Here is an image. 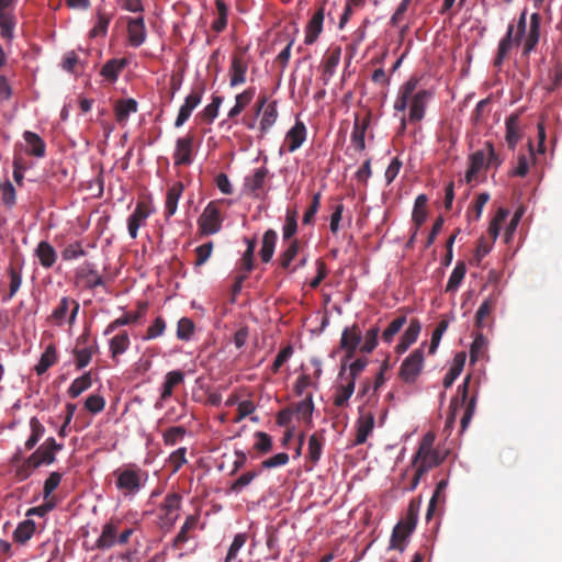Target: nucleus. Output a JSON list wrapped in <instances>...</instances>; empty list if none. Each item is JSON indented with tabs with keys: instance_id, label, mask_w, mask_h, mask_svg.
Instances as JSON below:
<instances>
[{
	"instance_id": "a18cd8bd",
	"label": "nucleus",
	"mask_w": 562,
	"mask_h": 562,
	"mask_svg": "<svg viewBox=\"0 0 562 562\" xmlns=\"http://www.w3.org/2000/svg\"><path fill=\"white\" fill-rule=\"evenodd\" d=\"M490 200V194L482 192L477 195L474 203L467 211V218L469 222H476L480 220L485 204Z\"/></svg>"
},
{
	"instance_id": "58836bf2",
	"label": "nucleus",
	"mask_w": 562,
	"mask_h": 562,
	"mask_svg": "<svg viewBox=\"0 0 562 562\" xmlns=\"http://www.w3.org/2000/svg\"><path fill=\"white\" fill-rule=\"evenodd\" d=\"M109 345H110L111 357L113 359H115L117 356L124 353L131 345V340H130V336H128L127 331H122V333L115 335L114 337H112Z\"/></svg>"
},
{
	"instance_id": "a19ab883",
	"label": "nucleus",
	"mask_w": 562,
	"mask_h": 562,
	"mask_svg": "<svg viewBox=\"0 0 562 562\" xmlns=\"http://www.w3.org/2000/svg\"><path fill=\"white\" fill-rule=\"evenodd\" d=\"M31 435L24 443L25 450H32L45 432V427L37 417L30 419Z\"/></svg>"
},
{
	"instance_id": "cd10ccee",
	"label": "nucleus",
	"mask_w": 562,
	"mask_h": 562,
	"mask_svg": "<svg viewBox=\"0 0 562 562\" xmlns=\"http://www.w3.org/2000/svg\"><path fill=\"white\" fill-rule=\"evenodd\" d=\"M325 438L322 432H314L308 438L307 460L314 467L321 459Z\"/></svg>"
},
{
	"instance_id": "39448f33",
	"label": "nucleus",
	"mask_w": 562,
	"mask_h": 562,
	"mask_svg": "<svg viewBox=\"0 0 562 562\" xmlns=\"http://www.w3.org/2000/svg\"><path fill=\"white\" fill-rule=\"evenodd\" d=\"M361 341V331L357 324H353L351 327H346L342 331L340 339V348L346 351V355L342 359L341 368L339 371V376L344 378L347 371V361L353 358L355 351Z\"/></svg>"
},
{
	"instance_id": "09e8293b",
	"label": "nucleus",
	"mask_w": 562,
	"mask_h": 562,
	"mask_svg": "<svg viewBox=\"0 0 562 562\" xmlns=\"http://www.w3.org/2000/svg\"><path fill=\"white\" fill-rule=\"evenodd\" d=\"M465 263L463 261H459L450 274V278L446 285V292L457 291L465 276Z\"/></svg>"
},
{
	"instance_id": "37998d69",
	"label": "nucleus",
	"mask_w": 562,
	"mask_h": 562,
	"mask_svg": "<svg viewBox=\"0 0 562 562\" xmlns=\"http://www.w3.org/2000/svg\"><path fill=\"white\" fill-rule=\"evenodd\" d=\"M8 274L10 277V288L8 295L3 297L4 302L11 300L19 291L22 284V267L20 266L16 268L11 263L8 268Z\"/></svg>"
},
{
	"instance_id": "a211bd4d",
	"label": "nucleus",
	"mask_w": 562,
	"mask_h": 562,
	"mask_svg": "<svg viewBox=\"0 0 562 562\" xmlns=\"http://www.w3.org/2000/svg\"><path fill=\"white\" fill-rule=\"evenodd\" d=\"M340 56L341 48L339 46L330 47L326 52V56L323 63V80L325 85L334 76L336 67L340 61Z\"/></svg>"
},
{
	"instance_id": "4d7b16f0",
	"label": "nucleus",
	"mask_w": 562,
	"mask_h": 562,
	"mask_svg": "<svg viewBox=\"0 0 562 562\" xmlns=\"http://www.w3.org/2000/svg\"><path fill=\"white\" fill-rule=\"evenodd\" d=\"M215 5H216L217 18L212 23V29L214 32L220 33L225 29V26L227 24L228 8L225 4L224 0H216Z\"/></svg>"
},
{
	"instance_id": "7ed1b4c3",
	"label": "nucleus",
	"mask_w": 562,
	"mask_h": 562,
	"mask_svg": "<svg viewBox=\"0 0 562 562\" xmlns=\"http://www.w3.org/2000/svg\"><path fill=\"white\" fill-rule=\"evenodd\" d=\"M114 475L116 476V488L121 491L124 496L137 494L148 477L145 471L133 467L116 470Z\"/></svg>"
},
{
	"instance_id": "774afa93",
	"label": "nucleus",
	"mask_w": 562,
	"mask_h": 562,
	"mask_svg": "<svg viewBox=\"0 0 562 562\" xmlns=\"http://www.w3.org/2000/svg\"><path fill=\"white\" fill-rule=\"evenodd\" d=\"M83 256H86V251L82 248L80 241H75L72 244L67 245L61 251V257L66 261L74 260Z\"/></svg>"
},
{
	"instance_id": "7c9ffc66",
	"label": "nucleus",
	"mask_w": 562,
	"mask_h": 562,
	"mask_svg": "<svg viewBox=\"0 0 562 562\" xmlns=\"http://www.w3.org/2000/svg\"><path fill=\"white\" fill-rule=\"evenodd\" d=\"M184 380V374L180 370L170 371L165 376V382L162 384V391L160 394V398L162 401L171 397L173 393V389L182 383Z\"/></svg>"
},
{
	"instance_id": "9b49d317",
	"label": "nucleus",
	"mask_w": 562,
	"mask_h": 562,
	"mask_svg": "<svg viewBox=\"0 0 562 562\" xmlns=\"http://www.w3.org/2000/svg\"><path fill=\"white\" fill-rule=\"evenodd\" d=\"M248 69L247 60L240 55H233L229 67V85L236 87L246 82V74Z\"/></svg>"
},
{
	"instance_id": "20e7f679",
	"label": "nucleus",
	"mask_w": 562,
	"mask_h": 562,
	"mask_svg": "<svg viewBox=\"0 0 562 562\" xmlns=\"http://www.w3.org/2000/svg\"><path fill=\"white\" fill-rule=\"evenodd\" d=\"M79 308L80 305L76 300L69 296H63L58 305L52 312L49 321L57 326H61L65 322H67L69 326H72L76 322Z\"/></svg>"
},
{
	"instance_id": "5fc2aeb1",
	"label": "nucleus",
	"mask_w": 562,
	"mask_h": 562,
	"mask_svg": "<svg viewBox=\"0 0 562 562\" xmlns=\"http://www.w3.org/2000/svg\"><path fill=\"white\" fill-rule=\"evenodd\" d=\"M256 442L254 445V450L259 454H267L272 450V438L270 435L263 431H256L254 434Z\"/></svg>"
},
{
	"instance_id": "dca6fc26",
	"label": "nucleus",
	"mask_w": 562,
	"mask_h": 562,
	"mask_svg": "<svg viewBox=\"0 0 562 562\" xmlns=\"http://www.w3.org/2000/svg\"><path fill=\"white\" fill-rule=\"evenodd\" d=\"M306 138V127L304 123L296 120L295 124L290 128L285 135V142L288 144V150L290 153L299 149Z\"/></svg>"
},
{
	"instance_id": "4c0bfd02",
	"label": "nucleus",
	"mask_w": 562,
	"mask_h": 562,
	"mask_svg": "<svg viewBox=\"0 0 562 562\" xmlns=\"http://www.w3.org/2000/svg\"><path fill=\"white\" fill-rule=\"evenodd\" d=\"M427 201L428 199L425 194H419L415 200L412 218L416 229H419L427 218Z\"/></svg>"
},
{
	"instance_id": "f03ea898",
	"label": "nucleus",
	"mask_w": 562,
	"mask_h": 562,
	"mask_svg": "<svg viewBox=\"0 0 562 562\" xmlns=\"http://www.w3.org/2000/svg\"><path fill=\"white\" fill-rule=\"evenodd\" d=\"M436 436L434 432L428 431L422 438L418 449L412 460V465L418 469H423L427 473L432 468L438 467L443 458L439 451L434 449Z\"/></svg>"
},
{
	"instance_id": "72a5a7b5",
	"label": "nucleus",
	"mask_w": 562,
	"mask_h": 562,
	"mask_svg": "<svg viewBox=\"0 0 562 562\" xmlns=\"http://www.w3.org/2000/svg\"><path fill=\"white\" fill-rule=\"evenodd\" d=\"M36 525L32 519H25L18 525L13 532V540L19 544H25L34 535Z\"/></svg>"
},
{
	"instance_id": "338daca9",
	"label": "nucleus",
	"mask_w": 562,
	"mask_h": 562,
	"mask_svg": "<svg viewBox=\"0 0 562 562\" xmlns=\"http://www.w3.org/2000/svg\"><path fill=\"white\" fill-rule=\"evenodd\" d=\"M194 331V323L188 318L182 317L178 322L177 337L180 340H189Z\"/></svg>"
},
{
	"instance_id": "680f3d73",
	"label": "nucleus",
	"mask_w": 562,
	"mask_h": 562,
	"mask_svg": "<svg viewBox=\"0 0 562 562\" xmlns=\"http://www.w3.org/2000/svg\"><path fill=\"white\" fill-rule=\"evenodd\" d=\"M447 486H448L447 480H441L437 483L436 490L429 501V505H428V509H427V514H426V518L428 520L431 518L438 502H440L441 499L443 501V498H445L443 492L447 488Z\"/></svg>"
},
{
	"instance_id": "473e14b6",
	"label": "nucleus",
	"mask_w": 562,
	"mask_h": 562,
	"mask_svg": "<svg viewBox=\"0 0 562 562\" xmlns=\"http://www.w3.org/2000/svg\"><path fill=\"white\" fill-rule=\"evenodd\" d=\"M524 37H504L498 46L497 55L494 60L495 67H501L504 59L513 48L519 47Z\"/></svg>"
},
{
	"instance_id": "6e6552de",
	"label": "nucleus",
	"mask_w": 562,
	"mask_h": 562,
	"mask_svg": "<svg viewBox=\"0 0 562 562\" xmlns=\"http://www.w3.org/2000/svg\"><path fill=\"white\" fill-rule=\"evenodd\" d=\"M424 362L422 348L415 349L402 363L400 376L406 383H414L419 375Z\"/></svg>"
},
{
	"instance_id": "69168bd1",
	"label": "nucleus",
	"mask_w": 562,
	"mask_h": 562,
	"mask_svg": "<svg viewBox=\"0 0 562 562\" xmlns=\"http://www.w3.org/2000/svg\"><path fill=\"white\" fill-rule=\"evenodd\" d=\"M186 453L187 448L181 447L169 456L168 465L171 468L172 473H177L187 463Z\"/></svg>"
},
{
	"instance_id": "864d4df0",
	"label": "nucleus",
	"mask_w": 562,
	"mask_h": 562,
	"mask_svg": "<svg viewBox=\"0 0 562 562\" xmlns=\"http://www.w3.org/2000/svg\"><path fill=\"white\" fill-rule=\"evenodd\" d=\"M420 507V498H413L407 507L406 515L400 522L408 526V529L414 530L417 524L418 512Z\"/></svg>"
},
{
	"instance_id": "c03bdc74",
	"label": "nucleus",
	"mask_w": 562,
	"mask_h": 562,
	"mask_svg": "<svg viewBox=\"0 0 562 562\" xmlns=\"http://www.w3.org/2000/svg\"><path fill=\"white\" fill-rule=\"evenodd\" d=\"M277 119V102L272 101L263 109L262 117L260 121L261 135H265L269 131V128L276 123Z\"/></svg>"
},
{
	"instance_id": "ddd939ff",
	"label": "nucleus",
	"mask_w": 562,
	"mask_h": 562,
	"mask_svg": "<svg viewBox=\"0 0 562 562\" xmlns=\"http://www.w3.org/2000/svg\"><path fill=\"white\" fill-rule=\"evenodd\" d=\"M470 381L471 375H467L463 383L459 385L457 391V396L451 400L450 403V413L447 418L446 426L451 427L456 420L457 411L460 406H463L468 395H469V387H470Z\"/></svg>"
},
{
	"instance_id": "ea45409f",
	"label": "nucleus",
	"mask_w": 562,
	"mask_h": 562,
	"mask_svg": "<svg viewBox=\"0 0 562 562\" xmlns=\"http://www.w3.org/2000/svg\"><path fill=\"white\" fill-rule=\"evenodd\" d=\"M98 345L97 342H94L93 345L91 346H86V347H76L75 350H74V355H75V358H76V366L78 369H83L86 368L92 356L98 352Z\"/></svg>"
},
{
	"instance_id": "412c9836",
	"label": "nucleus",
	"mask_w": 562,
	"mask_h": 562,
	"mask_svg": "<svg viewBox=\"0 0 562 562\" xmlns=\"http://www.w3.org/2000/svg\"><path fill=\"white\" fill-rule=\"evenodd\" d=\"M183 192V184L180 181L175 182L167 191L165 216L170 218L177 211L178 201Z\"/></svg>"
},
{
	"instance_id": "aec40b11",
	"label": "nucleus",
	"mask_w": 562,
	"mask_h": 562,
	"mask_svg": "<svg viewBox=\"0 0 562 562\" xmlns=\"http://www.w3.org/2000/svg\"><path fill=\"white\" fill-rule=\"evenodd\" d=\"M413 531L408 529V526L398 521L393 528L389 549L403 552L405 550V542Z\"/></svg>"
},
{
	"instance_id": "9d476101",
	"label": "nucleus",
	"mask_w": 562,
	"mask_h": 562,
	"mask_svg": "<svg viewBox=\"0 0 562 562\" xmlns=\"http://www.w3.org/2000/svg\"><path fill=\"white\" fill-rule=\"evenodd\" d=\"M193 143L194 135L192 133H188L176 140L173 151V165L176 167L190 166L193 162Z\"/></svg>"
},
{
	"instance_id": "de8ad7c7",
	"label": "nucleus",
	"mask_w": 562,
	"mask_h": 562,
	"mask_svg": "<svg viewBox=\"0 0 562 562\" xmlns=\"http://www.w3.org/2000/svg\"><path fill=\"white\" fill-rule=\"evenodd\" d=\"M296 217H297L296 211H290V210L286 211L285 223L282 228V238H283L284 243L295 239L294 235L296 234V231H297Z\"/></svg>"
},
{
	"instance_id": "c85d7f7f",
	"label": "nucleus",
	"mask_w": 562,
	"mask_h": 562,
	"mask_svg": "<svg viewBox=\"0 0 562 562\" xmlns=\"http://www.w3.org/2000/svg\"><path fill=\"white\" fill-rule=\"evenodd\" d=\"M268 172L269 171L266 167L255 169L252 175L245 178L246 190L255 195H258V191L262 189Z\"/></svg>"
},
{
	"instance_id": "bb28decb",
	"label": "nucleus",
	"mask_w": 562,
	"mask_h": 562,
	"mask_svg": "<svg viewBox=\"0 0 562 562\" xmlns=\"http://www.w3.org/2000/svg\"><path fill=\"white\" fill-rule=\"evenodd\" d=\"M117 525L108 522L103 526L102 532L98 538L95 546L98 549L104 550L112 548L117 542Z\"/></svg>"
},
{
	"instance_id": "0eeeda50",
	"label": "nucleus",
	"mask_w": 562,
	"mask_h": 562,
	"mask_svg": "<svg viewBox=\"0 0 562 562\" xmlns=\"http://www.w3.org/2000/svg\"><path fill=\"white\" fill-rule=\"evenodd\" d=\"M205 86L203 82L195 85L191 92L186 97L183 104L180 106L175 121L177 128L181 127L191 116L193 110L201 103Z\"/></svg>"
},
{
	"instance_id": "a878e982",
	"label": "nucleus",
	"mask_w": 562,
	"mask_h": 562,
	"mask_svg": "<svg viewBox=\"0 0 562 562\" xmlns=\"http://www.w3.org/2000/svg\"><path fill=\"white\" fill-rule=\"evenodd\" d=\"M497 305V296L495 294L486 297L479 306L475 313V326L481 329L485 326V319L491 316Z\"/></svg>"
},
{
	"instance_id": "393cba45",
	"label": "nucleus",
	"mask_w": 562,
	"mask_h": 562,
	"mask_svg": "<svg viewBox=\"0 0 562 562\" xmlns=\"http://www.w3.org/2000/svg\"><path fill=\"white\" fill-rule=\"evenodd\" d=\"M126 65L127 60L125 58H112L103 65L100 74L110 82H115Z\"/></svg>"
},
{
	"instance_id": "f704fd0d",
	"label": "nucleus",
	"mask_w": 562,
	"mask_h": 562,
	"mask_svg": "<svg viewBox=\"0 0 562 562\" xmlns=\"http://www.w3.org/2000/svg\"><path fill=\"white\" fill-rule=\"evenodd\" d=\"M300 250V241L299 239H292L289 241L286 248L281 251L279 256V266L282 270L290 271L291 263L297 256Z\"/></svg>"
},
{
	"instance_id": "2eb2a0df",
	"label": "nucleus",
	"mask_w": 562,
	"mask_h": 562,
	"mask_svg": "<svg viewBox=\"0 0 562 562\" xmlns=\"http://www.w3.org/2000/svg\"><path fill=\"white\" fill-rule=\"evenodd\" d=\"M150 212L144 202H138L135 210L127 218V229L130 236L137 237L138 228L144 224Z\"/></svg>"
},
{
	"instance_id": "bf43d9fd",
	"label": "nucleus",
	"mask_w": 562,
	"mask_h": 562,
	"mask_svg": "<svg viewBox=\"0 0 562 562\" xmlns=\"http://www.w3.org/2000/svg\"><path fill=\"white\" fill-rule=\"evenodd\" d=\"M314 411L313 395L311 393L307 396L300 401L295 405V412L301 415L302 419L307 424L312 423V415Z\"/></svg>"
},
{
	"instance_id": "423d86ee",
	"label": "nucleus",
	"mask_w": 562,
	"mask_h": 562,
	"mask_svg": "<svg viewBox=\"0 0 562 562\" xmlns=\"http://www.w3.org/2000/svg\"><path fill=\"white\" fill-rule=\"evenodd\" d=\"M223 218L215 202H210L198 220L199 231L203 235H213L221 231Z\"/></svg>"
},
{
	"instance_id": "13d9d810",
	"label": "nucleus",
	"mask_w": 562,
	"mask_h": 562,
	"mask_svg": "<svg viewBox=\"0 0 562 562\" xmlns=\"http://www.w3.org/2000/svg\"><path fill=\"white\" fill-rule=\"evenodd\" d=\"M259 471H247L243 473L237 480H235L231 486L229 492L239 494L246 486H248L258 475Z\"/></svg>"
},
{
	"instance_id": "f3484780",
	"label": "nucleus",
	"mask_w": 562,
	"mask_h": 562,
	"mask_svg": "<svg viewBox=\"0 0 562 562\" xmlns=\"http://www.w3.org/2000/svg\"><path fill=\"white\" fill-rule=\"evenodd\" d=\"M370 124V115H366L362 120L356 115L353 130L351 133V143L356 150L362 151L366 148L364 135Z\"/></svg>"
},
{
	"instance_id": "b1692460",
	"label": "nucleus",
	"mask_w": 562,
	"mask_h": 562,
	"mask_svg": "<svg viewBox=\"0 0 562 562\" xmlns=\"http://www.w3.org/2000/svg\"><path fill=\"white\" fill-rule=\"evenodd\" d=\"M35 256L44 268L53 267L57 259L56 250L48 241L45 240L38 243L35 249Z\"/></svg>"
},
{
	"instance_id": "603ef678",
	"label": "nucleus",
	"mask_w": 562,
	"mask_h": 562,
	"mask_svg": "<svg viewBox=\"0 0 562 562\" xmlns=\"http://www.w3.org/2000/svg\"><path fill=\"white\" fill-rule=\"evenodd\" d=\"M61 68L70 74H77V68L83 69V61L75 50L67 52L61 59Z\"/></svg>"
},
{
	"instance_id": "79ce46f5",
	"label": "nucleus",
	"mask_w": 562,
	"mask_h": 562,
	"mask_svg": "<svg viewBox=\"0 0 562 562\" xmlns=\"http://www.w3.org/2000/svg\"><path fill=\"white\" fill-rule=\"evenodd\" d=\"M31 435L24 443L25 450H32L45 432V427L37 417L30 419Z\"/></svg>"
},
{
	"instance_id": "c756f323",
	"label": "nucleus",
	"mask_w": 562,
	"mask_h": 562,
	"mask_svg": "<svg viewBox=\"0 0 562 562\" xmlns=\"http://www.w3.org/2000/svg\"><path fill=\"white\" fill-rule=\"evenodd\" d=\"M23 138L29 146L27 154L35 156L37 158H42L45 156L46 145L36 133L25 131L23 134Z\"/></svg>"
},
{
	"instance_id": "c9c22d12",
	"label": "nucleus",
	"mask_w": 562,
	"mask_h": 562,
	"mask_svg": "<svg viewBox=\"0 0 562 562\" xmlns=\"http://www.w3.org/2000/svg\"><path fill=\"white\" fill-rule=\"evenodd\" d=\"M12 0H0V29L1 35H12L14 27V18L7 10Z\"/></svg>"
},
{
	"instance_id": "e433bc0d",
	"label": "nucleus",
	"mask_w": 562,
	"mask_h": 562,
	"mask_svg": "<svg viewBox=\"0 0 562 562\" xmlns=\"http://www.w3.org/2000/svg\"><path fill=\"white\" fill-rule=\"evenodd\" d=\"M57 361V352L55 345L50 344L42 353L38 363L35 366V372L38 375L44 374Z\"/></svg>"
},
{
	"instance_id": "f257e3e1",
	"label": "nucleus",
	"mask_w": 562,
	"mask_h": 562,
	"mask_svg": "<svg viewBox=\"0 0 562 562\" xmlns=\"http://www.w3.org/2000/svg\"><path fill=\"white\" fill-rule=\"evenodd\" d=\"M419 78L412 76L398 89L397 97L394 101V110L404 113L408 108L409 122L416 123L424 119L425 110L428 101L432 98L429 90H416Z\"/></svg>"
},
{
	"instance_id": "4468645a",
	"label": "nucleus",
	"mask_w": 562,
	"mask_h": 562,
	"mask_svg": "<svg viewBox=\"0 0 562 562\" xmlns=\"http://www.w3.org/2000/svg\"><path fill=\"white\" fill-rule=\"evenodd\" d=\"M76 278L85 281V286L94 289L103 285V278L94 269L93 263L85 262L76 270Z\"/></svg>"
},
{
	"instance_id": "8fccbe9b",
	"label": "nucleus",
	"mask_w": 562,
	"mask_h": 562,
	"mask_svg": "<svg viewBox=\"0 0 562 562\" xmlns=\"http://www.w3.org/2000/svg\"><path fill=\"white\" fill-rule=\"evenodd\" d=\"M355 391V382L346 379V383L337 387L334 404L338 407L347 405Z\"/></svg>"
},
{
	"instance_id": "3c124183",
	"label": "nucleus",
	"mask_w": 562,
	"mask_h": 562,
	"mask_svg": "<svg viewBox=\"0 0 562 562\" xmlns=\"http://www.w3.org/2000/svg\"><path fill=\"white\" fill-rule=\"evenodd\" d=\"M91 386V375L89 372L75 379L68 389V394L71 398L78 397L82 392Z\"/></svg>"
},
{
	"instance_id": "4be33fe9",
	"label": "nucleus",
	"mask_w": 562,
	"mask_h": 562,
	"mask_svg": "<svg viewBox=\"0 0 562 562\" xmlns=\"http://www.w3.org/2000/svg\"><path fill=\"white\" fill-rule=\"evenodd\" d=\"M521 137L519 114H512L506 119L505 139L509 149H514Z\"/></svg>"
},
{
	"instance_id": "49530a36",
	"label": "nucleus",
	"mask_w": 562,
	"mask_h": 562,
	"mask_svg": "<svg viewBox=\"0 0 562 562\" xmlns=\"http://www.w3.org/2000/svg\"><path fill=\"white\" fill-rule=\"evenodd\" d=\"M198 520V517L193 515L187 517L183 526L181 527L180 531L178 532L173 540V547L176 549H179L183 543H186L189 540V531L193 530L196 527Z\"/></svg>"
},
{
	"instance_id": "2f4dec72",
	"label": "nucleus",
	"mask_w": 562,
	"mask_h": 562,
	"mask_svg": "<svg viewBox=\"0 0 562 562\" xmlns=\"http://www.w3.org/2000/svg\"><path fill=\"white\" fill-rule=\"evenodd\" d=\"M278 235L274 229H268L262 237V246L260 249V258L263 262H269L274 254Z\"/></svg>"
},
{
	"instance_id": "6ab92c4d",
	"label": "nucleus",
	"mask_w": 562,
	"mask_h": 562,
	"mask_svg": "<svg viewBox=\"0 0 562 562\" xmlns=\"http://www.w3.org/2000/svg\"><path fill=\"white\" fill-rule=\"evenodd\" d=\"M420 329L422 326L419 321L416 318L411 319L408 327L402 335L401 340L396 346V351L398 353L405 352L409 348V346L417 340Z\"/></svg>"
},
{
	"instance_id": "e2e57ef3",
	"label": "nucleus",
	"mask_w": 562,
	"mask_h": 562,
	"mask_svg": "<svg viewBox=\"0 0 562 562\" xmlns=\"http://www.w3.org/2000/svg\"><path fill=\"white\" fill-rule=\"evenodd\" d=\"M508 215V211L506 209L499 207L492 218L490 226H488V234L492 237V244L497 239L501 225L505 221V218Z\"/></svg>"
},
{
	"instance_id": "0e129e2a",
	"label": "nucleus",
	"mask_w": 562,
	"mask_h": 562,
	"mask_svg": "<svg viewBox=\"0 0 562 562\" xmlns=\"http://www.w3.org/2000/svg\"><path fill=\"white\" fill-rule=\"evenodd\" d=\"M406 316L402 315V316H398L396 318H394L390 324L389 326L386 327V329L383 331L382 334V339L385 341V342H391L393 337L401 330V328L405 325L406 323Z\"/></svg>"
},
{
	"instance_id": "052dcab7",
	"label": "nucleus",
	"mask_w": 562,
	"mask_h": 562,
	"mask_svg": "<svg viewBox=\"0 0 562 562\" xmlns=\"http://www.w3.org/2000/svg\"><path fill=\"white\" fill-rule=\"evenodd\" d=\"M487 346V339L482 333H477L470 348V361L475 362L483 357Z\"/></svg>"
},
{
	"instance_id": "5701e85b",
	"label": "nucleus",
	"mask_w": 562,
	"mask_h": 562,
	"mask_svg": "<svg viewBox=\"0 0 562 562\" xmlns=\"http://www.w3.org/2000/svg\"><path fill=\"white\" fill-rule=\"evenodd\" d=\"M138 110V104L136 100L128 98V99H121L115 102L114 105V114L115 119L120 124H123L127 121L130 114L136 113Z\"/></svg>"
},
{
	"instance_id": "1a4fd4ad",
	"label": "nucleus",
	"mask_w": 562,
	"mask_h": 562,
	"mask_svg": "<svg viewBox=\"0 0 562 562\" xmlns=\"http://www.w3.org/2000/svg\"><path fill=\"white\" fill-rule=\"evenodd\" d=\"M63 449L61 443H57L56 440L50 437L47 438L30 457L31 461L38 465H49L55 462L56 452Z\"/></svg>"
},
{
	"instance_id": "f8f14e48",
	"label": "nucleus",
	"mask_w": 562,
	"mask_h": 562,
	"mask_svg": "<svg viewBox=\"0 0 562 562\" xmlns=\"http://www.w3.org/2000/svg\"><path fill=\"white\" fill-rule=\"evenodd\" d=\"M356 426L357 434L353 443L358 446L364 443L369 435L372 432L374 427V415L370 412H360Z\"/></svg>"
},
{
	"instance_id": "6e6d98bb",
	"label": "nucleus",
	"mask_w": 562,
	"mask_h": 562,
	"mask_svg": "<svg viewBox=\"0 0 562 562\" xmlns=\"http://www.w3.org/2000/svg\"><path fill=\"white\" fill-rule=\"evenodd\" d=\"M187 430L183 426H173L167 428L162 434L164 443L173 447L183 439Z\"/></svg>"
}]
</instances>
